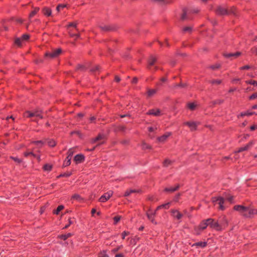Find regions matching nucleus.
Here are the masks:
<instances>
[{
    "label": "nucleus",
    "mask_w": 257,
    "mask_h": 257,
    "mask_svg": "<svg viewBox=\"0 0 257 257\" xmlns=\"http://www.w3.org/2000/svg\"><path fill=\"white\" fill-rule=\"evenodd\" d=\"M226 199L230 202H232L233 200V196L232 195H229L228 197H226Z\"/></svg>",
    "instance_id": "64"
},
{
    "label": "nucleus",
    "mask_w": 257,
    "mask_h": 257,
    "mask_svg": "<svg viewBox=\"0 0 257 257\" xmlns=\"http://www.w3.org/2000/svg\"><path fill=\"white\" fill-rule=\"evenodd\" d=\"M126 130V127L123 125H119L117 126L114 130V132H125Z\"/></svg>",
    "instance_id": "29"
},
{
    "label": "nucleus",
    "mask_w": 257,
    "mask_h": 257,
    "mask_svg": "<svg viewBox=\"0 0 257 257\" xmlns=\"http://www.w3.org/2000/svg\"><path fill=\"white\" fill-rule=\"evenodd\" d=\"M72 235L71 233H68L65 234H62L59 236V238L63 240H66L68 238L70 237Z\"/></svg>",
    "instance_id": "34"
},
{
    "label": "nucleus",
    "mask_w": 257,
    "mask_h": 257,
    "mask_svg": "<svg viewBox=\"0 0 257 257\" xmlns=\"http://www.w3.org/2000/svg\"><path fill=\"white\" fill-rule=\"evenodd\" d=\"M254 144V142L253 141L249 142L247 144H246L244 147H240L238 149V150L236 151L237 153H240L243 151L248 150L250 147L252 146Z\"/></svg>",
    "instance_id": "13"
},
{
    "label": "nucleus",
    "mask_w": 257,
    "mask_h": 257,
    "mask_svg": "<svg viewBox=\"0 0 257 257\" xmlns=\"http://www.w3.org/2000/svg\"><path fill=\"white\" fill-rule=\"evenodd\" d=\"M240 55L241 53L240 52H236L235 53H224L223 55L226 58L233 60L234 58L238 57Z\"/></svg>",
    "instance_id": "8"
},
{
    "label": "nucleus",
    "mask_w": 257,
    "mask_h": 257,
    "mask_svg": "<svg viewBox=\"0 0 257 257\" xmlns=\"http://www.w3.org/2000/svg\"><path fill=\"white\" fill-rule=\"evenodd\" d=\"M104 138V135L102 134H98V136L94 139L92 140V143H95L96 142L102 140Z\"/></svg>",
    "instance_id": "25"
},
{
    "label": "nucleus",
    "mask_w": 257,
    "mask_h": 257,
    "mask_svg": "<svg viewBox=\"0 0 257 257\" xmlns=\"http://www.w3.org/2000/svg\"><path fill=\"white\" fill-rule=\"evenodd\" d=\"M77 24L76 23H70L67 26V28H69V27H73L75 28L77 31H78V30L77 29Z\"/></svg>",
    "instance_id": "49"
},
{
    "label": "nucleus",
    "mask_w": 257,
    "mask_h": 257,
    "mask_svg": "<svg viewBox=\"0 0 257 257\" xmlns=\"http://www.w3.org/2000/svg\"><path fill=\"white\" fill-rule=\"evenodd\" d=\"M207 245V242L206 241H199L196 243H193L191 246H199L201 248H204L206 247Z\"/></svg>",
    "instance_id": "21"
},
{
    "label": "nucleus",
    "mask_w": 257,
    "mask_h": 257,
    "mask_svg": "<svg viewBox=\"0 0 257 257\" xmlns=\"http://www.w3.org/2000/svg\"><path fill=\"white\" fill-rule=\"evenodd\" d=\"M99 27L104 32H109L114 30V28L110 25H100Z\"/></svg>",
    "instance_id": "18"
},
{
    "label": "nucleus",
    "mask_w": 257,
    "mask_h": 257,
    "mask_svg": "<svg viewBox=\"0 0 257 257\" xmlns=\"http://www.w3.org/2000/svg\"><path fill=\"white\" fill-rule=\"evenodd\" d=\"M224 100L223 99H216L211 102V105L214 106L216 104H221L223 103Z\"/></svg>",
    "instance_id": "30"
},
{
    "label": "nucleus",
    "mask_w": 257,
    "mask_h": 257,
    "mask_svg": "<svg viewBox=\"0 0 257 257\" xmlns=\"http://www.w3.org/2000/svg\"><path fill=\"white\" fill-rule=\"evenodd\" d=\"M170 202H168V203H165V204H162L161 205V206H162V208H165V209H168L169 208V206H170Z\"/></svg>",
    "instance_id": "58"
},
{
    "label": "nucleus",
    "mask_w": 257,
    "mask_h": 257,
    "mask_svg": "<svg viewBox=\"0 0 257 257\" xmlns=\"http://www.w3.org/2000/svg\"><path fill=\"white\" fill-rule=\"evenodd\" d=\"M33 143L36 145H41V146L43 145L44 144V142L42 141H33Z\"/></svg>",
    "instance_id": "55"
},
{
    "label": "nucleus",
    "mask_w": 257,
    "mask_h": 257,
    "mask_svg": "<svg viewBox=\"0 0 257 257\" xmlns=\"http://www.w3.org/2000/svg\"><path fill=\"white\" fill-rule=\"evenodd\" d=\"M20 38L22 41H27L29 39L30 36L28 34H23Z\"/></svg>",
    "instance_id": "46"
},
{
    "label": "nucleus",
    "mask_w": 257,
    "mask_h": 257,
    "mask_svg": "<svg viewBox=\"0 0 257 257\" xmlns=\"http://www.w3.org/2000/svg\"><path fill=\"white\" fill-rule=\"evenodd\" d=\"M192 28L191 27H185L183 29V31L184 32H191L192 31Z\"/></svg>",
    "instance_id": "60"
},
{
    "label": "nucleus",
    "mask_w": 257,
    "mask_h": 257,
    "mask_svg": "<svg viewBox=\"0 0 257 257\" xmlns=\"http://www.w3.org/2000/svg\"><path fill=\"white\" fill-rule=\"evenodd\" d=\"M209 82H210V83H211L212 85H214V84L219 85L221 83V80H219V79H216V80L214 79V80H210L209 81Z\"/></svg>",
    "instance_id": "39"
},
{
    "label": "nucleus",
    "mask_w": 257,
    "mask_h": 257,
    "mask_svg": "<svg viewBox=\"0 0 257 257\" xmlns=\"http://www.w3.org/2000/svg\"><path fill=\"white\" fill-rule=\"evenodd\" d=\"M74 153V150L73 148H70L68 150L67 152V156L63 164V167L68 166L71 164V160Z\"/></svg>",
    "instance_id": "2"
},
{
    "label": "nucleus",
    "mask_w": 257,
    "mask_h": 257,
    "mask_svg": "<svg viewBox=\"0 0 257 257\" xmlns=\"http://www.w3.org/2000/svg\"><path fill=\"white\" fill-rule=\"evenodd\" d=\"M100 67L98 65H96L90 69V71L92 73H95L97 71H99Z\"/></svg>",
    "instance_id": "43"
},
{
    "label": "nucleus",
    "mask_w": 257,
    "mask_h": 257,
    "mask_svg": "<svg viewBox=\"0 0 257 257\" xmlns=\"http://www.w3.org/2000/svg\"><path fill=\"white\" fill-rule=\"evenodd\" d=\"M256 114L255 112L254 111H249V110H247L246 111H244L241 112L237 117H239V116L243 117L244 116H250L252 115L253 114Z\"/></svg>",
    "instance_id": "22"
},
{
    "label": "nucleus",
    "mask_w": 257,
    "mask_h": 257,
    "mask_svg": "<svg viewBox=\"0 0 257 257\" xmlns=\"http://www.w3.org/2000/svg\"><path fill=\"white\" fill-rule=\"evenodd\" d=\"M156 214V211L149 210L147 212V216L148 219L154 224H156L157 222L155 221L154 218Z\"/></svg>",
    "instance_id": "9"
},
{
    "label": "nucleus",
    "mask_w": 257,
    "mask_h": 257,
    "mask_svg": "<svg viewBox=\"0 0 257 257\" xmlns=\"http://www.w3.org/2000/svg\"><path fill=\"white\" fill-rule=\"evenodd\" d=\"M129 234H130V232L126 231H123L121 234L122 239H124L125 238V236L128 235Z\"/></svg>",
    "instance_id": "59"
},
{
    "label": "nucleus",
    "mask_w": 257,
    "mask_h": 257,
    "mask_svg": "<svg viewBox=\"0 0 257 257\" xmlns=\"http://www.w3.org/2000/svg\"><path fill=\"white\" fill-rule=\"evenodd\" d=\"M199 123L194 121H186L184 123V125H187L190 128L191 131H195L197 130V125Z\"/></svg>",
    "instance_id": "10"
},
{
    "label": "nucleus",
    "mask_w": 257,
    "mask_h": 257,
    "mask_svg": "<svg viewBox=\"0 0 257 257\" xmlns=\"http://www.w3.org/2000/svg\"><path fill=\"white\" fill-rule=\"evenodd\" d=\"M147 115H154L156 116H159L161 115V110L157 109H151L146 112Z\"/></svg>",
    "instance_id": "11"
},
{
    "label": "nucleus",
    "mask_w": 257,
    "mask_h": 257,
    "mask_svg": "<svg viewBox=\"0 0 257 257\" xmlns=\"http://www.w3.org/2000/svg\"><path fill=\"white\" fill-rule=\"evenodd\" d=\"M113 195L112 191H109L106 193H105L103 195H102L99 199V202H105L107 201L111 196Z\"/></svg>",
    "instance_id": "7"
},
{
    "label": "nucleus",
    "mask_w": 257,
    "mask_h": 257,
    "mask_svg": "<svg viewBox=\"0 0 257 257\" xmlns=\"http://www.w3.org/2000/svg\"><path fill=\"white\" fill-rule=\"evenodd\" d=\"M143 148L144 149H150L151 148V147L150 145L146 143H144L143 144Z\"/></svg>",
    "instance_id": "63"
},
{
    "label": "nucleus",
    "mask_w": 257,
    "mask_h": 257,
    "mask_svg": "<svg viewBox=\"0 0 257 257\" xmlns=\"http://www.w3.org/2000/svg\"><path fill=\"white\" fill-rule=\"evenodd\" d=\"M120 219V217L119 216H115L113 218L114 224H117Z\"/></svg>",
    "instance_id": "54"
},
{
    "label": "nucleus",
    "mask_w": 257,
    "mask_h": 257,
    "mask_svg": "<svg viewBox=\"0 0 257 257\" xmlns=\"http://www.w3.org/2000/svg\"><path fill=\"white\" fill-rule=\"evenodd\" d=\"M202 230L199 229V228L198 226H196L194 227V234L196 235H199L200 234L201 231Z\"/></svg>",
    "instance_id": "47"
},
{
    "label": "nucleus",
    "mask_w": 257,
    "mask_h": 257,
    "mask_svg": "<svg viewBox=\"0 0 257 257\" xmlns=\"http://www.w3.org/2000/svg\"><path fill=\"white\" fill-rule=\"evenodd\" d=\"M257 98V92L254 93L252 94L249 97V100H253Z\"/></svg>",
    "instance_id": "56"
},
{
    "label": "nucleus",
    "mask_w": 257,
    "mask_h": 257,
    "mask_svg": "<svg viewBox=\"0 0 257 257\" xmlns=\"http://www.w3.org/2000/svg\"><path fill=\"white\" fill-rule=\"evenodd\" d=\"M195 107H196V105L194 103H189L188 104V107L190 110H194L195 109Z\"/></svg>",
    "instance_id": "50"
},
{
    "label": "nucleus",
    "mask_w": 257,
    "mask_h": 257,
    "mask_svg": "<svg viewBox=\"0 0 257 257\" xmlns=\"http://www.w3.org/2000/svg\"><path fill=\"white\" fill-rule=\"evenodd\" d=\"M246 83L247 84H251L253 86H257V81H255V80H250L246 81Z\"/></svg>",
    "instance_id": "45"
},
{
    "label": "nucleus",
    "mask_w": 257,
    "mask_h": 257,
    "mask_svg": "<svg viewBox=\"0 0 257 257\" xmlns=\"http://www.w3.org/2000/svg\"><path fill=\"white\" fill-rule=\"evenodd\" d=\"M250 68H251V67L249 65H245V66L241 67L239 69L241 70H248V69H250Z\"/></svg>",
    "instance_id": "61"
},
{
    "label": "nucleus",
    "mask_w": 257,
    "mask_h": 257,
    "mask_svg": "<svg viewBox=\"0 0 257 257\" xmlns=\"http://www.w3.org/2000/svg\"><path fill=\"white\" fill-rule=\"evenodd\" d=\"M77 33H73L70 31L69 32V35L71 37H76V39L79 38L80 34L78 33V31H77Z\"/></svg>",
    "instance_id": "40"
},
{
    "label": "nucleus",
    "mask_w": 257,
    "mask_h": 257,
    "mask_svg": "<svg viewBox=\"0 0 257 257\" xmlns=\"http://www.w3.org/2000/svg\"><path fill=\"white\" fill-rule=\"evenodd\" d=\"M43 169L44 171L49 172L51 171L52 169V165L49 164H46L44 165Z\"/></svg>",
    "instance_id": "32"
},
{
    "label": "nucleus",
    "mask_w": 257,
    "mask_h": 257,
    "mask_svg": "<svg viewBox=\"0 0 257 257\" xmlns=\"http://www.w3.org/2000/svg\"><path fill=\"white\" fill-rule=\"evenodd\" d=\"M40 10V8L38 7H36L34 8V10L32 11L29 15V18H33Z\"/></svg>",
    "instance_id": "28"
},
{
    "label": "nucleus",
    "mask_w": 257,
    "mask_h": 257,
    "mask_svg": "<svg viewBox=\"0 0 257 257\" xmlns=\"http://www.w3.org/2000/svg\"><path fill=\"white\" fill-rule=\"evenodd\" d=\"M209 221L211 220L208 219V218L207 219L203 220L198 226V227L199 228V229L201 230L205 229L207 227V226H209L208 221Z\"/></svg>",
    "instance_id": "12"
},
{
    "label": "nucleus",
    "mask_w": 257,
    "mask_h": 257,
    "mask_svg": "<svg viewBox=\"0 0 257 257\" xmlns=\"http://www.w3.org/2000/svg\"><path fill=\"white\" fill-rule=\"evenodd\" d=\"M157 60V59L155 57L153 56H151L149 60H148V63H149V68L150 69V66H153L154 63H155V62Z\"/></svg>",
    "instance_id": "24"
},
{
    "label": "nucleus",
    "mask_w": 257,
    "mask_h": 257,
    "mask_svg": "<svg viewBox=\"0 0 257 257\" xmlns=\"http://www.w3.org/2000/svg\"><path fill=\"white\" fill-rule=\"evenodd\" d=\"M62 49L58 48L53 50L52 52H48L45 54V58L46 59H53L57 57L61 53Z\"/></svg>",
    "instance_id": "1"
},
{
    "label": "nucleus",
    "mask_w": 257,
    "mask_h": 257,
    "mask_svg": "<svg viewBox=\"0 0 257 257\" xmlns=\"http://www.w3.org/2000/svg\"><path fill=\"white\" fill-rule=\"evenodd\" d=\"M42 12L44 15L46 17H49L52 15V10L48 7H44L42 10Z\"/></svg>",
    "instance_id": "20"
},
{
    "label": "nucleus",
    "mask_w": 257,
    "mask_h": 257,
    "mask_svg": "<svg viewBox=\"0 0 257 257\" xmlns=\"http://www.w3.org/2000/svg\"><path fill=\"white\" fill-rule=\"evenodd\" d=\"M34 116L38 117L41 119H42L43 118V115L41 114V112L39 111H35V116Z\"/></svg>",
    "instance_id": "51"
},
{
    "label": "nucleus",
    "mask_w": 257,
    "mask_h": 257,
    "mask_svg": "<svg viewBox=\"0 0 257 257\" xmlns=\"http://www.w3.org/2000/svg\"><path fill=\"white\" fill-rule=\"evenodd\" d=\"M208 219L212 220L208 221L209 226L216 231H220V228L217 221H215L214 219L211 218H209Z\"/></svg>",
    "instance_id": "6"
},
{
    "label": "nucleus",
    "mask_w": 257,
    "mask_h": 257,
    "mask_svg": "<svg viewBox=\"0 0 257 257\" xmlns=\"http://www.w3.org/2000/svg\"><path fill=\"white\" fill-rule=\"evenodd\" d=\"M22 40L21 38H17L15 40V44L18 46H21L22 45Z\"/></svg>",
    "instance_id": "42"
},
{
    "label": "nucleus",
    "mask_w": 257,
    "mask_h": 257,
    "mask_svg": "<svg viewBox=\"0 0 257 257\" xmlns=\"http://www.w3.org/2000/svg\"><path fill=\"white\" fill-rule=\"evenodd\" d=\"M233 209L238 211L241 215L244 217V214H247L249 206H244L241 205H236L234 206Z\"/></svg>",
    "instance_id": "4"
},
{
    "label": "nucleus",
    "mask_w": 257,
    "mask_h": 257,
    "mask_svg": "<svg viewBox=\"0 0 257 257\" xmlns=\"http://www.w3.org/2000/svg\"><path fill=\"white\" fill-rule=\"evenodd\" d=\"M173 162L168 159H166L163 162V166L165 167H168L172 164Z\"/></svg>",
    "instance_id": "31"
},
{
    "label": "nucleus",
    "mask_w": 257,
    "mask_h": 257,
    "mask_svg": "<svg viewBox=\"0 0 257 257\" xmlns=\"http://www.w3.org/2000/svg\"><path fill=\"white\" fill-rule=\"evenodd\" d=\"M99 257H109L108 255L106 253L105 251H103V252H101L99 255Z\"/></svg>",
    "instance_id": "62"
},
{
    "label": "nucleus",
    "mask_w": 257,
    "mask_h": 257,
    "mask_svg": "<svg viewBox=\"0 0 257 257\" xmlns=\"http://www.w3.org/2000/svg\"><path fill=\"white\" fill-rule=\"evenodd\" d=\"M71 175H72L71 172H65V173L60 174L59 176H58L57 178L68 177L70 176Z\"/></svg>",
    "instance_id": "36"
},
{
    "label": "nucleus",
    "mask_w": 257,
    "mask_h": 257,
    "mask_svg": "<svg viewBox=\"0 0 257 257\" xmlns=\"http://www.w3.org/2000/svg\"><path fill=\"white\" fill-rule=\"evenodd\" d=\"M217 222L220 228V231L225 229L228 225V222L225 216L223 215L220 216Z\"/></svg>",
    "instance_id": "3"
},
{
    "label": "nucleus",
    "mask_w": 257,
    "mask_h": 257,
    "mask_svg": "<svg viewBox=\"0 0 257 257\" xmlns=\"http://www.w3.org/2000/svg\"><path fill=\"white\" fill-rule=\"evenodd\" d=\"M212 201L215 202L218 201V204L220 205H223L224 203V199L222 197H214L212 198Z\"/></svg>",
    "instance_id": "23"
},
{
    "label": "nucleus",
    "mask_w": 257,
    "mask_h": 257,
    "mask_svg": "<svg viewBox=\"0 0 257 257\" xmlns=\"http://www.w3.org/2000/svg\"><path fill=\"white\" fill-rule=\"evenodd\" d=\"M181 196V194L180 193H178L174 197V199H173V201L174 202H178L179 201V197L180 196Z\"/></svg>",
    "instance_id": "57"
},
{
    "label": "nucleus",
    "mask_w": 257,
    "mask_h": 257,
    "mask_svg": "<svg viewBox=\"0 0 257 257\" xmlns=\"http://www.w3.org/2000/svg\"><path fill=\"white\" fill-rule=\"evenodd\" d=\"M26 114H28V115L27 116L28 117H33L35 116V111L31 112L30 111H27L26 112Z\"/></svg>",
    "instance_id": "53"
},
{
    "label": "nucleus",
    "mask_w": 257,
    "mask_h": 257,
    "mask_svg": "<svg viewBox=\"0 0 257 257\" xmlns=\"http://www.w3.org/2000/svg\"><path fill=\"white\" fill-rule=\"evenodd\" d=\"M64 206L63 205H59L56 210L53 211V213L55 214H58L60 211L63 209Z\"/></svg>",
    "instance_id": "33"
},
{
    "label": "nucleus",
    "mask_w": 257,
    "mask_h": 257,
    "mask_svg": "<svg viewBox=\"0 0 257 257\" xmlns=\"http://www.w3.org/2000/svg\"><path fill=\"white\" fill-rule=\"evenodd\" d=\"M72 199H76L77 200H82V198H81V197L80 196V195H79V194H74L71 197Z\"/></svg>",
    "instance_id": "44"
},
{
    "label": "nucleus",
    "mask_w": 257,
    "mask_h": 257,
    "mask_svg": "<svg viewBox=\"0 0 257 257\" xmlns=\"http://www.w3.org/2000/svg\"><path fill=\"white\" fill-rule=\"evenodd\" d=\"M85 160V156L81 154L76 155L74 158V161L76 164H79L83 162Z\"/></svg>",
    "instance_id": "14"
},
{
    "label": "nucleus",
    "mask_w": 257,
    "mask_h": 257,
    "mask_svg": "<svg viewBox=\"0 0 257 257\" xmlns=\"http://www.w3.org/2000/svg\"><path fill=\"white\" fill-rule=\"evenodd\" d=\"M215 12L218 16L227 15L229 13L226 8L221 6H219L216 8Z\"/></svg>",
    "instance_id": "5"
},
{
    "label": "nucleus",
    "mask_w": 257,
    "mask_h": 257,
    "mask_svg": "<svg viewBox=\"0 0 257 257\" xmlns=\"http://www.w3.org/2000/svg\"><path fill=\"white\" fill-rule=\"evenodd\" d=\"M180 186L179 184H176L175 187H166L164 189V191L167 192H174L177 190H178Z\"/></svg>",
    "instance_id": "19"
},
{
    "label": "nucleus",
    "mask_w": 257,
    "mask_h": 257,
    "mask_svg": "<svg viewBox=\"0 0 257 257\" xmlns=\"http://www.w3.org/2000/svg\"><path fill=\"white\" fill-rule=\"evenodd\" d=\"M187 19V9L186 8H184L183 9V14L181 15V19L182 21H184Z\"/></svg>",
    "instance_id": "35"
},
{
    "label": "nucleus",
    "mask_w": 257,
    "mask_h": 257,
    "mask_svg": "<svg viewBox=\"0 0 257 257\" xmlns=\"http://www.w3.org/2000/svg\"><path fill=\"white\" fill-rule=\"evenodd\" d=\"M66 7V5L64 4H59L56 7V10L57 12H60L61 9H62Z\"/></svg>",
    "instance_id": "48"
},
{
    "label": "nucleus",
    "mask_w": 257,
    "mask_h": 257,
    "mask_svg": "<svg viewBox=\"0 0 257 257\" xmlns=\"http://www.w3.org/2000/svg\"><path fill=\"white\" fill-rule=\"evenodd\" d=\"M24 155L25 157H29V156H33V157L34 158H38V159L39 160L40 159V156H37V155L34 154L32 152H25L24 153Z\"/></svg>",
    "instance_id": "26"
},
{
    "label": "nucleus",
    "mask_w": 257,
    "mask_h": 257,
    "mask_svg": "<svg viewBox=\"0 0 257 257\" xmlns=\"http://www.w3.org/2000/svg\"><path fill=\"white\" fill-rule=\"evenodd\" d=\"M257 214V209L250 208L249 207V209L247 211V214H244L245 218H251L254 215Z\"/></svg>",
    "instance_id": "15"
},
{
    "label": "nucleus",
    "mask_w": 257,
    "mask_h": 257,
    "mask_svg": "<svg viewBox=\"0 0 257 257\" xmlns=\"http://www.w3.org/2000/svg\"><path fill=\"white\" fill-rule=\"evenodd\" d=\"M171 214L174 217L177 218L178 220L180 219L183 216V214L177 210H172Z\"/></svg>",
    "instance_id": "17"
},
{
    "label": "nucleus",
    "mask_w": 257,
    "mask_h": 257,
    "mask_svg": "<svg viewBox=\"0 0 257 257\" xmlns=\"http://www.w3.org/2000/svg\"><path fill=\"white\" fill-rule=\"evenodd\" d=\"M10 159H11L12 160H13L15 162H16V163H17L18 164H20V163H21L23 162V160L22 159H19V158H18V157H16L11 156L10 157Z\"/></svg>",
    "instance_id": "37"
},
{
    "label": "nucleus",
    "mask_w": 257,
    "mask_h": 257,
    "mask_svg": "<svg viewBox=\"0 0 257 257\" xmlns=\"http://www.w3.org/2000/svg\"><path fill=\"white\" fill-rule=\"evenodd\" d=\"M48 145L49 146H50L51 147H54L56 146V143L54 140L51 139V140H49L48 141Z\"/></svg>",
    "instance_id": "38"
},
{
    "label": "nucleus",
    "mask_w": 257,
    "mask_h": 257,
    "mask_svg": "<svg viewBox=\"0 0 257 257\" xmlns=\"http://www.w3.org/2000/svg\"><path fill=\"white\" fill-rule=\"evenodd\" d=\"M220 66H221L220 64L217 63L214 65L210 66L209 68L211 69L212 70H214L219 68L220 67Z\"/></svg>",
    "instance_id": "41"
},
{
    "label": "nucleus",
    "mask_w": 257,
    "mask_h": 257,
    "mask_svg": "<svg viewBox=\"0 0 257 257\" xmlns=\"http://www.w3.org/2000/svg\"><path fill=\"white\" fill-rule=\"evenodd\" d=\"M157 91L155 89H149L147 91V95L148 97H151L154 95Z\"/></svg>",
    "instance_id": "27"
},
{
    "label": "nucleus",
    "mask_w": 257,
    "mask_h": 257,
    "mask_svg": "<svg viewBox=\"0 0 257 257\" xmlns=\"http://www.w3.org/2000/svg\"><path fill=\"white\" fill-rule=\"evenodd\" d=\"M72 224H73V221L71 220V218H69L68 219V223L67 224H66L64 227H63V229H66L67 228H68L70 225H71Z\"/></svg>",
    "instance_id": "52"
},
{
    "label": "nucleus",
    "mask_w": 257,
    "mask_h": 257,
    "mask_svg": "<svg viewBox=\"0 0 257 257\" xmlns=\"http://www.w3.org/2000/svg\"><path fill=\"white\" fill-rule=\"evenodd\" d=\"M172 135L171 132H166L163 135L158 137L157 140L160 142H165L167 138Z\"/></svg>",
    "instance_id": "16"
}]
</instances>
